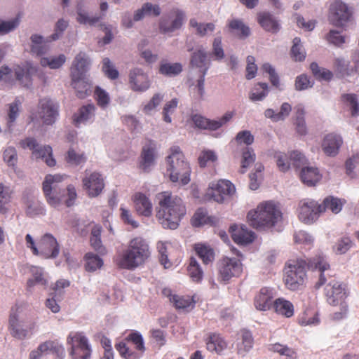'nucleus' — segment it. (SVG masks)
<instances>
[{
	"mask_svg": "<svg viewBox=\"0 0 359 359\" xmlns=\"http://www.w3.org/2000/svg\"><path fill=\"white\" fill-rule=\"evenodd\" d=\"M156 198L158 208L156 216L158 221L165 229H176L187 212L183 201L169 191L158 194Z\"/></svg>",
	"mask_w": 359,
	"mask_h": 359,
	"instance_id": "1",
	"label": "nucleus"
},
{
	"mask_svg": "<svg viewBox=\"0 0 359 359\" xmlns=\"http://www.w3.org/2000/svg\"><path fill=\"white\" fill-rule=\"evenodd\" d=\"M148 243L141 237L131 239L128 244L117 250L113 262L121 269L134 270L145 263L150 257Z\"/></svg>",
	"mask_w": 359,
	"mask_h": 359,
	"instance_id": "2",
	"label": "nucleus"
},
{
	"mask_svg": "<svg viewBox=\"0 0 359 359\" xmlns=\"http://www.w3.org/2000/svg\"><path fill=\"white\" fill-rule=\"evenodd\" d=\"M63 180V176L60 175H48L43 182V192L48 203L54 207H58L64 203L67 207H71L74 204L77 198L75 187L70 184L67 187V198L65 190L58 189L57 184Z\"/></svg>",
	"mask_w": 359,
	"mask_h": 359,
	"instance_id": "3",
	"label": "nucleus"
},
{
	"mask_svg": "<svg viewBox=\"0 0 359 359\" xmlns=\"http://www.w3.org/2000/svg\"><path fill=\"white\" fill-rule=\"evenodd\" d=\"M90 61L86 54L80 52L74 58L70 68L72 86L75 89L76 96L83 99L90 95L92 84L86 74L88 70Z\"/></svg>",
	"mask_w": 359,
	"mask_h": 359,
	"instance_id": "4",
	"label": "nucleus"
},
{
	"mask_svg": "<svg viewBox=\"0 0 359 359\" xmlns=\"http://www.w3.org/2000/svg\"><path fill=\"white\" fill-rule=\"evenodd\" d=\"M165 158L166 172L172 182L186 185L190 182L191 168L183 152L178 146H172Z\"/></svg>",
	"mask_w": 359,
	"mask_h": 359,
	"instance_id": "5",
	"label": "nucleus"
},
{
	"mask_svg": "<svg viewBox=\"0 0 359 359\" xmlns=\"http://www.w3.org/2000/svg\"><path fill=\"white\" fill-rule=\"evenodd\" d=\"M281 218V212L272 201L260 203L256 209L248 214L250 226L256 229H262L273 226Z\"/></svg>",
	"mask_w": 359,
	"mask_h": 359,
	"instance_id": "6",
	"label": "nucleus"
},
{
	"mask_svg": "<svg viewBox=\"0 0 359 359\" xmlns=\"http://www.w3.org/2000/svg\"><path fill=\"white\" fill-rule=\"evenodd\" d=\"M27 247L32 250L34 255L43 259L56 258L60 252V245L56 238L50 233H46L38 241L37 245L29 234L25 236Z\"/></svg>",
	"mask_w": 359,
	"mask_h": 359,
	"instance_id": "7",
	"label": "nucleus"
},
{
	"mask_svg": "<svg viewBox=\"0 0 359 359\" xmlns=\"http://www.w3.org/2000/svg\"><path fill=\"white\" fill-rule=\"evenodd\" d=\"M243 264L236 257H224L217 263L218 280L226 284L233 278L239 277L243 273Z\"/></svg>",
	"mask_w": 359,
	"mask_h": 359,
	"instance_id": "8",
	"label": "nucleus"
},
{
	"mask_svg": "<svg viewBox=\"0 0 359 359\" xmlns=\"http://www.w3.org/2000/svg\"><path fill=\"white\" fill-rule=\"evenodd\" d=\"M67 344L70 346L69 355L72 359H90L91 346L83 332H70L67 338Z\"/></svg>",
	"mask_w": 359,
	"mask_h": 359,
	"instance_id": "9",
	"label": "nucleus"
},
{
	"mask_svg": "<svg viewBox=\"0 0 359 359\" xmlns=\"http://www.w3.org/2000/svg\"><path fill=\"white\" fill-rule=\"evenodd\" d=\"M306 262L302 259L293 261L287 265L284 282L288 289L296 290L304 284L306 278Z\"/></svg>",
	"mask_w": 359,
	"mask_h": 359,
	"instance_id": "10",
	"label": "nucleus"
},
{
	"mask_svg": "<svg viewBox=\"0 0 359 359\" xmlns=\"http://www.w3.org/2000/svg\"><path fill=\"white\" fill-rule=\"evenodd\" d=\"M324 212L325 208L323 205L313 199L305 198L299 203L298 217L304 224L313 223Z\"/></svg>",
	"mask_w": 359,
	"mask_h": 359,
	"instance_id": "11",
	"label": "nucleus"
},
{
	"mask_svg": "<svg viewBox=\"0 0 359 359\" xmlns=\"http://www.w3.org/2000/svg\"><path fill=\"white\" fill-rule=\"evenodd\" d=\"M19 144L22 149H29L31 150L34 158L42 159L47 165L52 167L56 164V161L53 157L51 147L39 146L36 140L34 137H27L22 140L19 142Z\"/></svg>",
	"mask_w": 359,
	"mask_h": 359,
	"instance_id": "12",
	"label": "nucleus"
},
{
	"mask_svg": "<svg viewBox=\"0 0 359 359\" xmlns=\"http://www.w3.org/2000/svg\"><path fill=\"white\" fill-rule=\"evenodd\" d=\"M234 192L235 187L230 181L221 180L210 185L206 192V197L222 203L227 196H231Z\"/></svg>",
	"mask_w": 359,
	"mask_h": 359,
	"instance_id": "13",
	"label": "nucleus"
},
{
	"mask_svg": "<svg viewBox=\"0 0 359 359\" xmlns=\"http://www.w3.org/2000/svg\"><path fill=\"white\" fill-rule=\"evenodd\" d=\"M352 10L340 0L334 1L330 7L329 20L336 27H342L352 16Z\"/></svg>",
	"mask_w": 359,
	"mask_h": 359,
	"instance_id": "14",
	"label": "nucleus"
},
{
	"mask_svg": "<svg viewBox=\"0 0 359 359\" xmlns=\"http://www.w3.org/2000/svg\"><path fill=\"white\" fill-rule=\"evenodd\" d=\"M184 20V13L177 8H174L167 16L161 19L159 25L160 31L163 34L173 32L182 27Z\"/></svg>",
	"mask_w": 359,
	"mask_h": 359,
	"instance_id": "15",
	"label": "nucleus"
},
{
	"mask_svg": "<svg viewBox=\"0 0 359 359\" xmlns=\"http://www.w3.org/2000/svg\"><path fill=\"white\" fill-rule=\"evenodd\" d=\"M157 156L156 144L154 140L147 139L140 156L139 168L145 172L150 171Z\"/></svg>",
	"mask_w": 359,
	"mask_h": 359,
	"instance_id": "16",
	"label": "nucleus"
},
{
	"mask_svg": "<svg viewBox=\"0 0 359 359\" xmlns=\"http://www.w3.org/2000/svg\"><path fill=\"white\" fill-rule=\"evenodd\" d=\"M325 294L327 302L332 305L337 306L341 303L346 302L348 296L345 288L335 279H332L325 287Z\"/></svg>",
	"mask_w": 359,
	"mask_h": 359,
	"instance_id": "17",
	"label": "nucleus"
},
{
	"mask_svg": "<svg viewBox=\"0 0 359 359\" xmlns=\"http://www.w3.org/2000/svg\"><path fill=\"white\" fill-rule=\"evenodd\" d=\"M39 114L44 124H53L58 116L57 104L49 98L41 99L39 103Z\"/></svg>",
	"mask_w": 359,
	"mask_h": 359,
	"instance_id": "18",
	"label": "nucleus"
},
{
	"mask_svg": "<svg viewBox=\"0 0 359 359\" xmlns=\"http://www.w3.org/2000/svg\"><path fill=\"white\" fill-rule=\"evenodd\" d=\"M306 266L311 270H318L320 273L319 280L315 285L316 289L326 283L325 272L330 270V265L325 256L322 254L316 255L306 262Z\"/></svg>",
	"mask_w": 359,
	"mask_h": 359,
	"instance_id": "19",
	"label": "nucleus"
},
{
	"mask_svg": "<svg viewBox=\"0 0 359 359\" xmlns=\"http://www.w3.org/2000/svg\"><path fill=\"white\" fill-rule=\"evenodd\" d=\"M232 116L231 112H227L218 120H210L201 115L195 114L192 116V121L196 127L200 129L216 130L226 123Z\"/></svg>",
	"mask_w": 359,
	"mask_h": 359,
	"instance_id": "20",
	"label": "nucleus"
},
{
	"mask_svg": "<svg viewBox=\"0 0 359 359\" xmlns=\"http://www.w3.org/2000/svg\"><path fill=\"white\" fill-rule=\"evenodd\" d=\"M274 290L269 287H262L254 297V306L261 311H266L273 306Z\"/></svg>",
	"mask_w": 359,
	"mask_h": 359,
	"instance_id": "21",
	"label": "nucleus"
},
{
	"mask_svg": "<svg viewBox=\"0 0 359 359\" xmlns=\"http://www.w3.org/2000/svg\"><path fill=\"white\" fill-rule=\"evenodd\" d=\"M83 188L90 197H96L100 194L104 187V180L101 175L94 172L83 179Z\"/></svg>",
	"mask_w": 359,
	"mask_h": 359,
	"instance_id": "22",
	"label": "nucleus"
},
{
	"mask_svg": "<svg viewBox=\"0 0 359 359\" xmlns=\"http://www.w3.org/2000/svg\"><path fill=\"white\" fill-rule=\"evenodd\" d=\"M162 294L163 296L169 299V301L177 310H187V309H193L195 306L196 302L193 297L172 294L170 289H163Z\"/></svg>",
	"mask_w": 359,
	"mask_h": 359,
	"instance_id": "23",
	"label": "nucleus"
},
{
	"mask_svg": "<svg viewBox=\"0 0 359 359\" xmlns=\"http://www.w3.org/2000/svg\"><path fill=\"white\" fill-rule=\"evenodd\" d=\"M129 82L134 91L142 92L150 86L148 76L141 69H134L130 72Z\"/></svg>",
	"mask_w": 359,
	"mask_h": 359,
	"instance_id": "24",
	"label": "nucleus"
},
{
	"mask_svg": "<svg viewBox=\"0 0 359 359\" xmlns=\"http://www.w3.org/2000/svg\"><path fill=\"white\" fill-rule=\"evenodd\" d=\"M135 211L139 215L149 217L152 215L153 206L149 197L141 192H136L132 196Z\"/></svg>",
	"mask_w": 359,
	"mask_h": 359,
	"instance_id": "25",
	"label": "nucleus"
},
{
	"mask_svg": "<svg viewBox=\"0 0 359 359\" xmlns=\"http://www.w3.org/2000/svg\"><path fill=\"white\" fill-rule=\"evenodd\" d=\"M230 231L233 241L237 244L246 245L254 241V233L242 226H231Z\"/></svg>",
	"mask_w": 359,
	"mask_h": 359,
	"instance_id": "26",
	"label": "nucleus"
},
{
	"mask_svg": "<svg viewBox=\"0 0 359 359\" xmlns=\"http://www.w3.org/2000/svg\"><path fill=\"white\" fill-rule=\"evenodd\" d=\"M342 142V139L339 135L330 133L325 137L322 148L325 154L334 156L338 154Z\"/></svg>",
	"mask_w": 359,
	"mask_h": 359,
	"instance_id": "27",
	"label": "nucleus"
},
{
	"mask_svg": "<svg viewBox=\"0 0 359 359\" xmlns=\"http://www.w3.org/2000/svg\"><path fill=\"white\" fill-rule=\"evenodd\" d=\"M36 72V68L29 65L24 67L17 66L14 69L16 80L20 85L27 88L32 86V77Z\"/></svg>",
	"mask_w": 359,
	"mask_h": 359,
	"instance_id": "28",
	"label": "nucleus"
},
{
	"mask_svg": "<svg viewBox=\"0 0 359 359\" xmlns=\"http://www.w3.org/2000/svg\"><path fill=\"white\" fill-rule=\"evenodd\" d=\"M206 347L209 351L220 355L226 349L227 342L219 334L210 333L206 339Z\"/></svg>",
	"mask_w": 359,
	"mask_h": 359,
	"instance_id": "29",
	"label": "nucleus"
},
{
	"mask_svg": "<svg viewBox=\"0 0 359 359\" xmlns=\"http://www.w3.org/2000/svg\"><path fill=\"white\" fill-rule=\"evenodd\" d=\"M8 323V330L13 337L22 340L27 337L29 333L28 330L22 327L15 312L11 313Z\"/></svg>",
	"mask_w": 359,
	"mask_h": 359,
	"instance_id": "30",
	"label": "nucleus"
},
{
	"mask_svg": "<svg viewBox=\"0 0 359 359\" xmlns=\"http://www.w3.org/2000/svg\"><path fill=\"white\" fill-rule=\"evenodd\" d=\"M257 21L261 27L266 32L276 33L280 29V25L274 17L269 13H260L257 15Z\"/></svg>",
	"mask_w": 359,
	"mask_h": 359,
	"instance_id": "31",
	"label": "nucleus"
},
{
	"mask_svg": "<svg viewBox=\"0 0 359 359\" xmlns=\"http://www.w3.org/2000/svg\"><path fill=\"white\" fill-rule=\"evenodd\" d=\"M274 311L285 318H290L294 315V305L291 302L283 297L278 298L273 302Z\"/></svg>",
	"mask_w": 359,
	"mask_h": 359,
	"instance_id": "32",
	"label": "nucleus"
},
{
	"mask_svg": "<svg viewBox=\"0 0 359 359\" xmlns=\"http://www.w3.org/2000/svg\"><path fill=\"white\" fill-rule=\"evenodd\" d=\"M241 342L238 344L237 353L245 355L253 347L254 339L251 332L247 330H242L240 332Z\"/></svg>",
	"mask_w": 359,
	"mask_h": 359,
	"instance_id": "33",
	"label": "nucleus"
},
{
	"mask_svg": "<svg viewBox=\"0 0 359 359\" xmlns=\"http://www.w3.org/2000/svg\"><path fill=\"white\" fill-rule=\"evenodd\" d=\"M95 107L93 104L82 106L74 115V121L77 126L90 120L95 115Z\"/></svg>",
	"mask_w": 359,
	"mask_h": 359,
	"instance_id": "34",
	"label": "nucleus"
},
{
	"mask_svg": "<svg viewBox=\"0 0 359 359\" xmlns=\"http://www.w3.org/2000/svg\"><path fill=\"white\" fill-rule=\"evenodd\" d=\"M292 107L288 102H283L280 106V111L276 113L272 109H267L264 111L266 118H271L273 121L278 122L285 120L290 114Z\"/></svg>",
	"mask_w": 359,
	"mask_h": 359,
	"instance_id": "35",
	"label": "nucleus"
},
{
	"mask_svg": "<svg viewBox=\"0 0 359 359\" xmlns=\"http://www.w3.org/2000/svg\"><path fill=\"white\" fill-rule=\"evenodd\" d=\"M301 179L307 186H314L321 178L318 169L313 167H306L302 170Z\"/></svg>",
	"mask_w": 359,
	"mask_h": 359,
	"instance_id": "36",
	"label": "nucleus"
},
{
	"mask_svg": "<svg viewBox=\"0 0 359 359\" xmlns=\"http://www.w3.org/2000/svg\"><path fill=\"white\" fill-rule=\"evenodd\" d=\"M115 348L124 359H139L142 357L138 351L135 350V348H132V346L123 340L116 343Z\"/></svg>",
	"mask_w": 359,
	"mask_h": 359,
	"instance_id": "37",
	"label": "nucleus"
},
{
	"mask_svg": "<svg viewBox=\"0 0 359 359\" xmlns=\"http://www.w3.org/2000/svg\"><path fill=\"white\" fill-rule=\"evenodd\" d=\"M161 13V8L156 4L146 3L143 4L140 9H138L134 15V20L138 21L145 15L158 16Z\"/></svg>",
	"mask_w": 359,
	"mask_h": 359,
	"instance_id": "38",
	"label": "nucleus"
},
{
	"mask_svg": "<svg viewBox=\"0 0 359 359\" xmlns=\"http://www.w3.org/2000/svg\"><path fill=\"white\" fill-rule=\"evenodd\" d=\"M39 350L46 352L50 351L60 358H62L65 354V348L57 340H49L41 343L39 345Z\"/></svg>",
	"mask_w": 359,
	"mask_h": 359,
	"instance_id": "39",
	"label": "nucleus"
},
{
	"mask_svg": "<svg viewBox=\"0 0 359 359\" xmlns=\"http://www.w3.org/2000/svg\"><path fill=\"white\" fill-rule=\"evenodd\" d=\"M194 250L196 255L202 259L205 264H208L214 260L215 253L210 247L198 243L195 245Z\"/></svg>",
	"mask_w": 359,
	"mask_h": 359,
	"instance_id": "40",
	"label": "nucleus"
},
{
	"mask_svg": "<svg viewBox=\"0 0 359 359\" xmlns=\"http://www.w3.org/2000/svg\"><path fill=\"white\" fill-rule=\"evenodd\" d=\"M182 65L181 63H161L159 66V73L166 76H176L182 72Z\"/></svg>",
	"mask_w": 359,
	"mask_h": 359,
	"instance_id": "41",
	"label": "nucleus"
},
{
	"mask_svg": "<svg viewBox=\"0 0 359 359\" xmlns=\"http://www.w3.org/2000/svg\"><path fill=\"white\" fill-rule=\"evenodd\" d=\"M129 345L134 346L135 350L142 355L145 351V346L142 336L137 332H131L124 339Z\"/></svg>",
	"mask_w": 359,
	"mask_h": 359,
	"instance_id": "42",
	"label": "nucleus"
},
{
	"mask_svg": "<svg viewBox=\"0 0 359 359\" xmlns=\"http://www.w3.org/2000/svg\"><path fill=\"white\" fill-rule=\"evenodd\" d=\"M31 51L37 55H41L46 53L48 48L43 37L39 34H33L31 36Z\"/></svg>",
	"mask_w": 359,
	"mask_h": 359,
	"instance_id": "43",
	"label": "nucleus"
},
{
	"mask_svg": "<svg viewBox=\"0 0 359 359\" xmlns=\"http://www.w3.org/2000/svg\"><path fill=\"white\" fill-rule=\"evenodd\" d=\"M13 191L8 186L0 184V213L6 214L8 212L7 205L11 201Z\"/></svg>",
	"mask_w": 359,
	"mask_h": 359,
	"instance_id": "44",
	"label": "nucleus"
},
{
	"mask_svg": "<svg viewBox=\"0 0 359 359\" xmlns=\"http://www.w3.org/2000/svg\"><path fill=\"white\" fill-rule=\"evenodd\" d=\"M299 323L302 326L318 325L320 322L318 313L313 309H306L301 316H299Z\"/></svg>",
	"mask_w": 359,
	"mask_h": 359,
	"instance_id": "45",
	"label": "nucleus"
},
{
	"mask_svg": "<svg viewBox=\"0 0 359 359\" xmlns=\"http://www.w3.org/2000/svg\"><path fill=\"white\" fill-rule=\"evenodd\" d=\"M187 271L193 281L199 283L202 280L203 271L194 257H191Z\"/></svg>",
	"mask_w": 359,
	"mask_h": 359,
	"instance_id": "46",
	"label": "nucleus"
},
{
	"mask_svg": "<svg viewBox=\"0 0 359 359\" xmlns=\"http://www.w3.org/2000/svg\"><path fill=\"white\" fill-rule=\"evenodd\" d=\"M84 259L86 260L85 268L87 271H95L103 265V260L98 255L92 252L86 253Z\"/></svg>",
	"mask_w": 359,
	"mask_h": 359,
	"instance_id": "47",
	"label": "nucleus"
},
{
	"mask_svg": "<svg viewBox=\"0 0 359 359\" xmlns=\"http://www.w3.org/2000/svg\"><path fill=\"white\" fill-rule=\"evenodd\" d=\"M212 218L208 216L207 211L203 208H198L191 219V224L195 227L212 223Z\"/></svg>",
	"mask_w": 359,
	"mask_h": 359,
	"instance_id": "48",
	"label": "nucleus"
},
{
	"mask_svg": "<svg viewBox=\"0 0 359 359\" xmlns=\"http://www.w3.org/2000/svg\"><path fill=\"white\" fill-rule=\"evenodd\" d=\"M31 271L32 273L33 278H29L27 280V288L31 289L36 285H40L41 286L46 287V285H47V280L43 276V273L41 269L38 267H33L31 269Z\"/></svg>",
	"mask_w": 359,
	"mask_h": 359,
	"instance_id": "49",
	"label": "nucleus"
},
{
	"mask_svg": "<svg viewBox=\"0 0 359 359\" xmlns=\"http://www.w3.org/2000/svg\"><path fill=\"white\" fill-rule=\"evenodd\" d=\"M229 28L235 32L240 38H245L250 35V28L241 20L235 19L229 21Z\"/></svg>",
	"mask_w": 359,
	"mask_h": 359,
	"instance_id": "50",
	"label": "nucleus"
},
{
	"mask_svg": "<svg viewBox=\"0 0 359 359\" xmlns=\"http://www.w3.org/2000/svg\"><path fill=\"white\" fill-rule=\"evenodd\" d=\"M206 60L207 53L204 50L199 49L193 53L191 58V65L200 68L201 72H203L205 68L208 69V67L206 65Z\"/></svg>",
	"mask_w": 359,
	"mask_h": 359,
	"instance_id": "51",
	"label": "nucleus"
},
{
	"mask_svg": "<svg viewBox=\"0 0 359 359\" xmlns=\"http://www.w3.org/2000/svg\"><path fill=\"white\" fill-rule=\"evenodd\" d=\"M320 205L325 208V211L330 210L332 213L337 214L341 210L344 202L338 198L329 196L325 198Z\"/></svg>",
	"mask_w": 359,
	"mask_h": 359,
	"instance_id": "52",
	"label": "nucleus"
},
{
	"mask_svg": "<svg viewBox=\"0 0 359 359\" xmlns=\"http://www.w3.org/2000/svg\"><path fill=\"white\" fill-rule=\"evenodd\" d=\"M86 156L83 152H77L72 148L68 150L65 156L66 162L74 165H79L81 163H84L86 161Z\"/></svg>",
	"mask_w": 359,
	"mask_h": 359,
	"instance_id": "53",
	"label": "nucleus"
},
{
	"mask_svg": "<svg viewBox=\"0 0 359 359\" xmlns=\"http://www.w3.org/2000/svg\"><path fill=\"white\" fill-rule=\"evenodd\" d=\"M310 69L317 79L330 81L332 78L333 74L331 71L320 67L316 62H312Z\"/></svg>",
	"mask_w": 359,
	"mask_h": 359,
	"instance_id": "54",
	"label": "nucleus"
},
{
	"mask_svg": "<svg viewBox=\"0 0 359 359\" xmlns=\"http://www.w3.org/2000/svg\"><path fill=\"white\" fill-rule=\"evenodd\" d=\"M291 55L295 61H303L306 57V53L301 45V40L299 37L293 39V46L291 48Z\"/></svg>",
	"mask_w": 359,
	"mask_h": 359,
	"instance_id": "55",
	"label": "nucleus"
},
{
	"mask_svg": "<svg viewBox=\"0 0 359 359\" xmlns=\"http://www.w3.org/2000/svg\"><path fill=\"white\" fill-rule=\"evenodd\" d=\"M268 94V85L266 83H258L250 94V99L252 101L262 100Z\"/></svg>",
	"mask_w": 359,
	"mask_h": 359,
	"instance_id": "56",
	"label": "nucleus"
},
{
	"mask_svg": "<svg viewBox=\"0 0 359 359\" xmlns=\"http://www.w3.org/2000/svg\"><path fill=\"white\" fill-rule=\"evenodd\" d=\"M66 61L65 55L61 54L57 57H54L50 59L48 57H42L40 63L42 66H48L51 69H57L60 67Z\"/></svg>",
	"mask_w": 359,
	"mask_h": 359,
	"instance_id": "57",
	"label": "nucleus"
},
{
	"mask_svg": "<svg viewBox=\"0 0 359 359\" xmlns=\"http://www.w3.org/2000/svg\"><path fill=\"white\" fill-rule=\"evenodd\" d=\"M94 97L97 104L102 108H106L110 102L109 94L99 86L95 89Z\"/></svg>",
	"mask_w": 359,
	"mask_h": 359,
	"instance_id": "58",
	"label": "nucleus"
},
{
	"mask_svg": "<svg viewBox=\"0 0 359 359\" xmlns=\"http://www.w3.org/2000/svg\"><path fill=\"white\" fill-rule=\"evenodd\" d=\"M189 25L196 29L197 34L200 36H205L208 32H212L215 29V25L213 23H198L195 19H191Z\"/></svg>",
	"mask_w": 359,
	"mask_h": 359,
	"instance_id": "59",
	"label": "nucleus"
},
{
	"mask_svg": "<svg viewBox=\"0 0 359 359\" xmlns=\"http://www.w3.org/2000/svg\"><path fill=\"white\" fill-rule=\"evenodd\" d=\"M102 71L104 74L110 79H116L118 77V72L114 67L110 60L105 57L102 60Z\"/></svg>",
	"mask_w": 359,
	"mask_h": 359,
	"instance_id": "60",
	"label": "nucleus"
},
{
	"mask_svg": "<svg viewBox=\"0 0 359 359\" xmlns=\"http://www.w3.org/2000/svg\"><path fill=\"white\" fill-rule=\"evenodd\" d=\"M274 157L276 158V165L280 171L285 172L289 170L291 161L285 154L276 152Z\"/></svg>",
	"mask_w": 359,
	"mask_h": 359,
	"instance_id": "61",
	"label": "nucleus"
},
{
	"mask_svg": "<svg viewBox=\"0 0 359 359\" xmlns=\"http://www.w3.org/2000/svg\"><path fill=\"white\" fill-rule=\"evenodd\" d=\"M344 102H348L351 107V114L353 116L359 114V104L355 94H344L341 95Z\"/></svg>",
	"mask_w": 359,
	"mask_h": 359,
	"instance_id": "62",
	"label": "nucleus"
},
{
	"mask_svg": "<svg viewBox=\"0 0 359 359\" xmlns=\"http://www.w3.org/2000/svg\"><path fill=\"white\" fill-rule=\"evenodd\" d=\"M102 18V15L89 17L87 13L81 9H79L77 11L76 20L80 24L93 25L98 22Z\"/></svg>",
	"mask_w": 359,
	"mask_h": 359,
	"instance_id": "63",
	"label": "nucleus"
},
{
	"mask_svg": "<svg viewBox=\"0 0 359 359\" xmlns=\"http://www.w3.org/2000/svg\"><path fill=\"white\" fill-rule=\"evenodd\" d=\"M353 245L351 240L348 237H344L339 240L334 247V250L337 254H345Z\"/></svg>",
	"mask_w": 359,
	"mask_h": 359,
	"instance_id": "64",
	"label": "nucleus"
}]
</instances>
